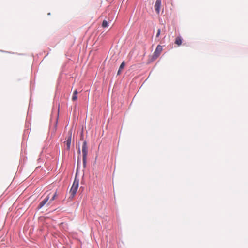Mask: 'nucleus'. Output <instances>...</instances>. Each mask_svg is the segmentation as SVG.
I'll return each instance as SVG.
<instances>
[{
    "label": "nucleus",
    "instance_id": "nucleus-1",
    "mask_svg": "<svg viewBox=\"0 0 248 248\" xmlns=\"http://www.w3.org/2000/svg\"><path fill=\"white\" fill-rule=\"evenodd\" d=\"M82 152L83 155V168H85L86 167V159L88 153V147L86 141H84L83 143Z\"/></svg>",
    "mask_w": 248,
    "mask_h": 248
},
{
    "label": "nucleus",
    "instance_id": "nucleus-2",
    "mask_svg": "<svg viewBox=\"0 0 248 248\" xmlns=\"http://www.w3.org/2000/svg\"><path fill=\"white\" fill-rule=\"evenodd\" d=\"M78 187V181L74 180L72 187L70 190V193L72 196L76 194Z\"/></svg>",
    "mask_w": 248,
    "mask_h": 248
},
{
    "label": "nucleus",
    "instance_id": "nucleus-3",
    "mask_svg": "<svg viewBox=\"0 0 248 248\" xmlns=\"http://www.w3.org/2000/svg\"><path fill=\"white\" fill-rule=\"evenodd\" d=\"M162 51V46H161L160 45H158L157 46L155 52L153 53V55L152 56L153 59H154V60L156 59L159 56V55H160Z\"/></svg>",
    "mask_w": 248,
    "mask_h": 248
},
{
    "label": "nucleus",
    "instance_id": "nucleus-4",
    "mask_svg": "<svg viewBox=\"0 0 248 248\" xmlns=\"http://www.w3.org/2000/svg\"><path fill=\"white\" fill-rule=\"evenodd\" d=\"M50 194H49L41 202L39 203L38 208H41L44 206L46 203L49 202L48 201L50 198Z\"/></svg>",
    "mask_w": 248,
    "mask_h": 248
},
{
    "label": "nucleus",
    "instance_id": "nucleus-5",
    "mask_svg": "<svg viewBox=\"0 0 248 248\" xmlns=\"http://www.w3.org/2000/svg\"><path fill=\"white\" fill-rule=\"evenodd\" d=\"M161 5V0H156L155 5V10L157 14H159L160 13Z\"/></svg>",
    "mask_w": 248,
    "mask_h": 248
},
{
    "label": "nucleus",
    "instance_id": "nucleus-6",
    "mask_svg": "<svg viewBox=\"0 0 248 248\" xmlns=\"http://www.w3.org/2000/svg\"><path fill=\"white\" fill-rule=\"evenodd\" d=\"M66 145V148L67 150H69L71 143V132L68 134V136L67 137V140L65 141Z\"/></svg>",
    "mask_w": 248,
    "mask_h": 248
},
{
    "label": "nucleus",
    "instance_id": "nucleus-7",
    "mask_svg": "<svg viewBox=\"0 0 248 248\" xmlns=\"http://www.w3.org/2000/svg\"><path fill=\"white\" fill-rule=\"evenodd\" d=\"M113 19V17H112L111 18L110 17L108 18V20H104L102 24V27L103 28H107L108 26V22H111Z\"/></svg>",
    "mask_w": 248,
    "mask_h": 248
},
{
    "label": "nucleus",
    "instance_id": "nucleus-8",
    "mask_svg": "<svg viewBox=\"0 0 248 248\" xmlns=\"http://www.w3.org/2000/svg\"><path fill=\"white\" fill-rule=\"evenodd\" d=\"M175 43L178 46H180L182 43V39L180 36H178L176 38Z\"/></svg>",
    "mask_w": 248,
    "mask_h": 248
},
{
    "label": "nucleus",
    "instance_id": "nucleus-9",
    "mask_svg": "<svg viewBox=\"0 0 248 248\" xmlns=\"http://www.w3.org/2000/svg\"><path fill=\"white\" fill-rule=\"evenodd\" d=\"M78 93V92L77 90H76L74 91L73 94L72 98V101H74L77 99Z\"/></svg>",
    "mask_w": 248,
    "mask_h": 248
},
{
    "label": "nucleus",
    "instance_id": "nucleus-10",
    "mask_svg": "<svg viewBox=\"0 0 248 248\" xmlns=\"http://www.w3.org/2000/svg\"><path fill=\"white\" fill-rule=\"evenodd\" d=\"M57 197V192H55V193L52 195V197L51 198V199L49 200V202L48 203V204H49L53 201H54Z\"/></svg>",
    "mask_w": 248,
    "mask_h": 248
},
{
    "label": "nucleus",
    "instance_id": "nucleus-11",
    "mask_svg": "<svg viewBox=\"0 0 248 248\" xmlns=\"http://www.w3.org/2000/svg\"><path fill=\"white\" fill-rule=\"evenodd\" d=\"M125 65V63L124 62H123L120 65V67H119V69L118 70V73H117V74L118 75H119L121 73V71L124 68V66Z\"/></svg>",
    "mask_w": 248,
    "mask_h": 248
},
{
    "label": "nucleus",
    "instance_id": "nucleus-12",
    "mask_svg": "<svg viewBox=\"0 0 248 248\" xmlns=\"http://www.w3.org/2000/svg\"><path fill=\"white\" fill-rule=\"evenodd\" d=\"M160 33H161V30L160 29H158L157 30V34H156V37L157 38L159 36V35H160Z\"/></svg>",
    "mask_w": 248,
    "mask_h": 248
},
{
    "label": "nucleus",
    "instance_id": "nucleus-13",
    "mask_svg": "<svg viewBox=\"0 0 248 248\" xmlns=\"http://www.w3.org/2000/svg\"><path fill=\"white\" fill-rule=\"evenodd\" d=\"M80 162V159L79 158V157H78V165H77V170H78V168H79V163Z\"/></svg>",
    "mask_w": 248,
    "mask_h": 248
},
{
    "label": "nucleus",
    "instance_id": "nucleus-14",
    "mask_svg": "<svg viewBox=\"0 0 248 248\" xmlns=\"http://www.w3.org/2000/svg\"><path fill=\"white\" fill-rule=\"evenodd\" d=\"M78 153H79V154H80V149H79H79H78Z\"/></svg>",
    "mask_w": 248,
    "mask_h": 248
}]
</instances>
